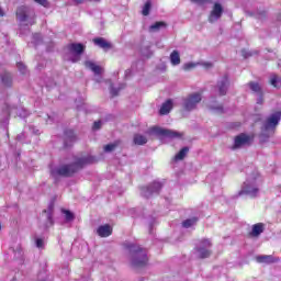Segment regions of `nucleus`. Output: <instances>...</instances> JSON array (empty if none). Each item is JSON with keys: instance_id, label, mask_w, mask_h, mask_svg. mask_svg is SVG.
<instances>
[{"instance_id": "obj_11", "label": "nucleus", "mask_w": 281, "mask_h": 281, "mask_svg": "<svg viewBox=\"0 0 281 281\" xmlns=\"http://www.w3.org/2000/svg\"><path fill=\"white\" fill-rule=\"evenodd\" d=\"M53 214H54V209L52 206H49L48 210H44L42 212V216H45V218H46V222L44 224L46 229H49V227H53V225H54Z\"/></svg>"}, {"instance_id": "obj_25", "label": "nucleus", "mask_w": 281, "mask_h": 281, "mask_svg": "<svg viewBox=\"0 0 281 281\" xmlns=\"http://www.w3.org/2000/svg\"><path fill=\"white\" fill-rule=\"evenodd\" d=\"M188 153H190V148L189 147H183L180 149V151L175 156V159L177 161H181L183 159H186V156L188 155Z\"/></svg>"}, {"instance_id": "obj_10", "label": "nucleus", "mask_w": 281, "mask_h": 281, "mask_svg": "<svg viewBox=\"0 0 281 281\" xmlns=\"http://www.w3.org/2000/svg\"><path fill=\"white\" fill-rule=\"evenodd\" d=\"M162 186L160 182H153L151 184H149L148 187L143 188V192H144V196H146V199H148V196H150L151 194H155L159 192V190H161Z\"/></svg>"}, {"instance_id": "obj_24", "label": "nucleus", "mask_w": 281, "mask_h": 281, "mask_svg": "<svg viewBox=\"0 0 281 281\" xmlns=\"http://www.w3.org/2000/svg\"><path fill=\"white\" fill-rule=\"evenodd\" d=\"M271 87H274V89L281 88V77L278 75H271L269 80Z\"/></svg>"}, {"instance_id": "obj_21", "label": "nucleus", "mask_w": 281, "mask_h": 281, "mask_svg": "<svg viewBox=\"0 0 281 281\" xmlns=\"http://www.w3.org/2000/svg\"><path fill=\"white\" fill-rule=\"evenodd\" d=\"M195 251H198L199 258H201L202 260L212 256V250L205 249L204 247H198L195 248Z\"/></svg>"}, {"instance_id": "obj_36", "label": "nucleus", "mask_w": 281, "mask_h": 281, "mask_svg": "<svg viewBox=\"0 0 281 281\" xmlns=\"http://www.w3.org/2000/svg\"><path fill=\"white\" fill-rule=\"evenodd\" d=\"M194 67H196L195 64L189 63V64H184L183 69L184 71H190V69H194Z\"/></svg>"}, {"instance_id": "obj_15", "label": "nucleus", "mask_w": 281, "mask_h": 281, "mask_svg": "<svg viewBox=\"0 0 281 281\" xmlns=\"http://www.w3.org/2000/svg\"><path fill=\"white\" fill-rule=\"evenodd\" d=\"M227 87H229V77L224 76L221 82L218 83V93L220 95L227 94Z\"/></svg>"}, {"instance_id": "obj_32", "label": "nucleus", "mask_w": 281, "mask_h": 281, "mask_svg": "<svg viewBox=\"0 0 281 281\" xmlns=\"http://www.w3.org/2000/svg\"><path fill=\"white\" fill-rule=\"evenodd\" d=\"M63 214H65V220L66 221H74V218H76V216L74 215V213H71V211L69 210H61Z\"/></svg>"}, {"instance_id": "obj_20", "label": "nucleus", "mask_w": 281, "mask_h": 281, "mask_svg": "<svg viewBox=\"0 0 281 281\" xmlns=\"http://www.w3.org/2000/svg\"><path fill=\"white\" fill-rule=\"evenodd\" d=\"M170 111H172V100H167L165 103H162L159 113L161 115H168V113H170Z\"/></svg>"}, {"instance_id": "obj_22", "label": "nucleus", "mask_w": 281, "mask_h": 281, "mask_svg": "<svg viewBox=\"0 0 281 281\" xmlns=\"http://www.w3.org/2000/svg\"><path fill=\"white\" fill-rule=\"evenodd\" d=\"M168 27V24L164 21L156 22L149 26V32H159L161 29Z\"/></svg>"}, {"instance_id": "obj_38", "label": "nucleus", "mask_w": 281, "mask_h": 281, "mask_svg": "<svg viewBox=\"0 0 281 281\" xmlns=\"http://www.w3.org/2000/svg\"><path fill=\"white\" fill-rule=\"evenodd\" d=\"M200 243L202 247H212V241H210V239H202Z\"/></svg>"}, {"instance_id": "obj_12", "label": "nucleus", "mask_w": 281, "mask_h": 281, "mask_svg": "<svg viewBox=\"0 0 281 281\" xmlns=\"http://www.w3.org/2000/svg\"><path fill=\"white\" fill-rule=\"evenodd\" d=\"M97 234L101 238H109V236H111V234H113V228L109 224L101 225L98 227Z\"/></svg>"}, {"instance_id": "obj_43", "label": "nucleus", "mask_w": 281, "mask_h": 281, "mask_svg": "<svg viewBox=\"0 0 281 281\" xmlns=\"http://www.w3.org/2000/svg\"><path fill=\"white\" fill-rule=\"evenodd\" d=\"M216 111H218L220 113H223V105H220L218 108H216Z\"/></svg>"}, {"instance_id": "obj_28", "label": "nucleus", "mask_w": 281, "mask_h": 281, "mask_svg": "<svg viewBox=\"0 0 281 281\" xmlns=\"http://www.w3.org/2000/svg\"><path fill=\"white\" fill-rule=\"evenodd\" d=\"M248 87L254 91V93H258V95H262V88L260 87V83L250 81L248 83Z\"/></svg>"}, {"instance_id": "obj_45", "label": "nucleus", "mask_w": 281, "mask_h": 281, "mask_svg": "<svg viewBox=\"0 0 281 281\" xmlns=\"http://www.w3.org/2000/svg\"><path fill=\"white\" fill-rule=\"evenodd\" d=\"M0 229H1V224H0Z\"/></svg>"}, {"instance_id": "obj_23", "label": "nucleus", "mask_w": 281, "mask_h": 281, "mask_svg": "<svg viewBox=\"0 0 281 281\" xmlns=\"http://www.w3.org/2000/svg\"><path fill=\"white\" fill-rule=\"evenodd\" d=\"M170 63L173 66L181 65V56L179 55V50H172L170 54Z\"/></svg>"}, {"instance_id": "obj_39", "label": "nucleus", "mask_w": 281, "mask_h": 281, "mask_svg": "<svg viewBox=\"0 0 281 281\" xmlns=\"http://www.w3.org/2000/svg\"><path fill=\"white\" fill-rule=\"evenodd\" d=\"M44 245H45V243L43 241L42 238H37V239H36V247H37L38 249H43Z\"/></svg>"}, {"instance_id": "obj_35", "label": "nucleus", "mask_w": 281, "mask_h": 281, "mask_svg": "<svg viewBox=\"0 0 281 281\" xmlns=\"http://www.w3.org/2000/svg\"><path fill=\"white\" fill-rule=\"evenodd\" d=\"M100 128H102V122L95 121L92 125V131H100Z\"/></svg>"}, {"instance_id": "obj_4", "label": "nucleus", "mask_w": 281, "mask_h": 281, "mask_svg": "<svg viewBox=\"0 0 281 281\" xmlns=\"http://www.w3.org/2000/svg\"><path fill=\"white\" fill-rule=\"evenodd\" d=\"M251 142H254V135H247L245 133H241L235 136L232 150H237V148H243V146H249Z\"/></svg>"}, {"instance_id": "obj_9", "label": "nucleus", "mask_w": 281, "mask_h": 281, "mask_svg": "<svg viewBox=\"0 0 281 281\" xmlns=\"http://www.w3.org/2000/svg\"><path fill=\"white\" fill-rule=\"evenodd\" d=\"M258 188H251L249 184L244 183V187L238 192L237 196H244V194H248V196H251V199H256V196H258Z\"/></svg>"}, {"instance_id": "obj_13", "label": "nucleus", "mask_w": 281, "mask_h": 281, "mask_svg": "<svg viewBox=\"0 0 281 281\" xmlns=\"http://www.w3.org/2000/svg\"><path fill=\"white\" fill-rule=\"evenodd\" d=\"M263 232H265V224L257 223L252 225V229L251 232L248 233V236H250V238H258V236H260V234H262Z\"/></svg>"}, {"instance_id": "obj_2", "label": "nucleus", "mask_w": 281, "mask_h": 281, "mask_svg": "<svg viewBox=\"0 0 281 281\" xmlns=\"http://www.w3.org/2000/svg\"><path fill=\"white\" fill-rule=\"evenodd\" d=\"M124 249L131 254V265L135 269H142L148 266V250L137 244L124 243Z\"/></svg>"}, {"instance_id": "obj_37", "label": "nucleus", "mask_w": 281, "mask_h": 281, "mask_svg": "<svg viewBox=\"0 0 281 281\" xmlns=\"http://www.w3.org/2000/svg\"><path fill=\"white\" fill-rule=\"evenodd\" d=\"M35 3H38L40 5H43V8H47L49 5V2L47 0H33Z\"/></svg>"}, {"instance_id": "obj_5", "label": "nucleus", "mask_w": 281, "mask_h": 281, "mask_svg": "<svg viewBox=\"0 0 281 281\" xmlns=\"http://www.w3.org/2000/svg\"><path fill=\"white\" fill-rule=\"evenodd\" d=\"M281 120V112L277 111L276 113L271 114L265 122L263 128L265 131H276V126L280 124Z\"/></svg>"}, {"instance_id": "obj_31", "label": "nucleus", "mask_w": 281, "mask_h": 281, "mask_svg": "<svg viewBox=\"0 0 281 281\" xmlns=\"http://www.w3.org/2000/svg\"><path fill=\"white\" fill-rule=\"evenodd\" d=\"M150 8H151L150 1H147L142 10L143 16H148V14H150Z\"/></svg>"}, {"instance_id": "obj_40", "label": "nucleus", "mask_w": 281, "mask_h": 281, "mask_svg": "<svg viewBox=\"0 0 281 281\" xmlns=\"http://www.w3.org/2000/svg\"><path fill=\"white\" fill-rule=\"evenodd\" d=\"M74 3H76L77 5H80L81 3H85V0H72ZM89 1H94L95 3L100 2V0H89Z\"/></svg>"}, {"instance_id": "obj_6", "label": "nucleus", "mask_w": 281, "mask_h": 281, "mask_svg": "<svg viewBox=\"0 0 281 281\" xmlns=\"http://www.w3.org/2000/svg\"><path fill=\"white\" fill-rule=\"evenodd\" d=\"M201 93L195 92L193 94H190L184 101L186 111H192L193 109H196V105L199 104V102H201Z\"/></svg>"}, {"instance_id": "obj_14", "label": "nucleus", "mask_w": 281, "mask_h": 281, "mask_svg": "<svg viewBox=\"0 0 281 281\" xmlns=\"http://www.w3.org/2000/svg\"><path fill=\"white\" fill-rule=\"evenodd\" d=\"M68 49L71 52V54L81 56V54H85L86 46L82 43H71L68 45Z\"/></svg>"}, {"instance_id": "obj_41", "label": "nucleus", "mask_w": 281, "mask_h": 281, "mask_svg": "<svg viewBox=\"0 0 281 281\" xmlns=\"http://www.w3.org/2000/svg\"><path fill=\"white\" fill-rule=\"evenodd\" d=\"M120 94V90L119 89H115V88H112L111 89V95L112 98H115V95H119Z\"/></svg>"}, {"instance_id": "obj_7", "label": "nucleus", "mask_w": 281, "mask_h": 281, "mask_svg": "<svg viewBox=\"0 0 281 281\" xmlns=\"http://www.w3.org/2000/svg\"><path fill=\"white\" fill-rule=\"evenodd\" d=\"M222 16H223V5H221V3L218 2H215L209 15V22L216 23V21H218V19H221Z\"/></svg>"}, {"instance_id": "obj_18", "label": "nucleus", "mask_w": 281, "mask_h": 281, "mask_svg": "<svg viewBox=\"0 0 281 281\" xmlns=\"http://www.w3.org/2000/svg\"><path fill=\"white\" fill-rule=\"evenodd\" d=\"M16 19H19V21H21V23H25V21H27V7L18 8Z\"/></svg>"}, {"instance_id": "obj_16", "label": "nucleus", "mask_w": 281, "mask_h": 281, "mask_svg": "<svg viewBox=\"0 0 281 281\" xmlns=\"http://www.w3.org/2000/svg\"><path fill=\"white\" fill-rule=\"evenodd\" d=\"M93 43L101 49H105V50L111 49V47H112L111 43L106 42V40H104V37H95V38H93Z\"/></svg>"}, {"instance_id": "obj_42", "label": "nucleus", "mask_w": 281, "mask_h": 281, "mask_svg": "<svg viewBox=\"0 0 281 281\" xmlns=\"http://www.w3.org/2000/svg\"><path fill=\"white\" fill-rule=\"evenodd\" d=\"M266 16H267V12L266 11L259 13V19H265Z\"/></svg>"}, {"instance_id": "obj_26", "label": "nucleus", "mask_w": 281, "mask_h": 281, "mask_svg": "<svg viewBox=\"0 0 281 281\" xmlns=\"http://www.w3.org/2000/svg\"><path fill=\"white\" fill-rule=\"evenodd\" d=\"M65 146L68 147L67 142H76V134L74 133L72 130H67L65 132Z\"/></svg>"}, {"instance_id": "obj_17", "label": "nucleus", "mask_w": 281, "mask_h": 281, "mask_svg": "<svg viewBox=\"0 0 281 281\" xmlns=\"http://www.w3.org/2000/svg\"><path fill=\"white\" fill-rule=\"evenodd\" d=\"M133 144L135 146H144L146 144H148V138L142 134H134L133 136Z\"/></svg>"}, {"instance_id": "obj_8", "label": "nucleus", "mask_w": 281, "mask_h": 281, "mask_svg": "<svg viewBox=\"0 0 281 281\" xmlns=\"http://www.w3.org/2000/svg\"><path fill=\"white\" fill-rule=\"evenodd\" d=\"M255 260L259 265H273L274 262H280V258H276L271 255H258L255 257Z\"/></svg>"}, {"instance_id": "obj_44", "label": "nucleus", "mask_w": 281, "mask_h": 281, "mask_svg": "<svg viewBox=\"0 0 281 281\" xmlns=\"http://www.w3.org/2000/svg\"><path fill=\"white\" fill-rule=\"evenodd\" d=\"M204 67H206V69H210V67H212V64H204Z\"/></svg>"}, {"instance_id": "obj_3", "label": "nucleus", "mask_w": 281, "mask_h": 281, "mask_svg": "<svg viewBox=\"0 0 281 281\" xmlns=\"http://www.w3.org/2000/svg\"><path fill=\"white\" fill-rule=\"evenodd\" d=\"M149 133H154V135H158V137H169L170 139H175L177 137H183L182 133L157 127V126L149 128Z\"/></svg>"}, {"instance_id": "obj_19", "label": "nucleus", "mask_w": 281, "mask_h": 281, "mask_svg": "<svg viewBox=\"0 0 281 281\" xmlns=\"http://www.w3.org/2000/svg\"><path fill=\"white\" fill-rule=\"evenodd\" d=\"M85 67H87V69H91V71H93V74H95L97 76H100V74H102V67L95 65V63L91 60L85 61Z\"/></svg>"}, {"instance_id": "obj_1", "label": "nucleus", "mask_w": 281, "mask_h": 281, "mask_svg": "<svg viewBox=\"0 0 281 281\" xmlns=\"http://www.w3.org/2000/svg\"><path fill=\"white\" fill-rule=\"evenodd\" d=\"M95 158L91 156L75 158V162L68 165H61L55 169L50 170V176L56 179L57 177H74L76 172L82 170L85 166H89V164H93Z\"/></svg>"}, {"instance_id": "obj_27", "label": "nucleus", "mask_w": 281, "mask_h": 281, "mask_svg": "<svg viewBox=\"0 0 281 281\" xmlns=\"http://www.w3.org/2000/svg\"><path fill=\"white\" fill-rule=\"evenodd\" d=\"M122 144V140H115L114 143L108 144L103 147L104 153H113L117 146Z\"/></svg>"}, {"instance_id": "obj_29", "label": "nucleus", "mask_w": 281, "mask_h": 281, "mask_svg": "<svg viewBox=\"0 0 281 281\" xmlns=\"http://www.w3.org/2000/svg\"><path fill=\"white\" fill-rule=\"evenodd\" d=\"M4 87H12V75L4 72L1 77Z\"/></svg>"}, {"instance_id": "obj_34", "label": "nucleus", "mask_w": 281, "mask_h": 281, "mask_svg": "<svg viewBox=\"0 0 281 281\" xmlns=\"http://www.w3.org/2000/svg\"><path fill=\"white\" fill-rule=\"evenodd\" d=\"M16 67L19 71H21V74H25L27 71V68L25 67V65H23V63H18Z\"/></svg>"}, {"instance_id": "obj_33", "label": "nucleus", "mask_w": 281, "mask_h": 281, "mask_svg": "<svg viewBox=\"0 0 281 281\" xmlns=\"http://www.w3.org/2000/svg\"><path fill=\"white\" fill-rule=\"evenodd\" d=\"M192 3H198L199 5H205V3H212V0H190Z\"/></svg>"}, {"instance_id": "obj_30", "label": "nucleus", "mask_w": 281, "mask_h": 281, "mask_svg": "<svg viewBox=\"0 0 281 281\" xmlns=\"http://www.w3.org/2000/svg\"><path fill=\"white\" fill-rule=\"evenodd\" d=\"M198 222H199L198 217L188 218L182 222V226L188 229L192 227V225H196Z\"/></svg>"}]
</instances>
